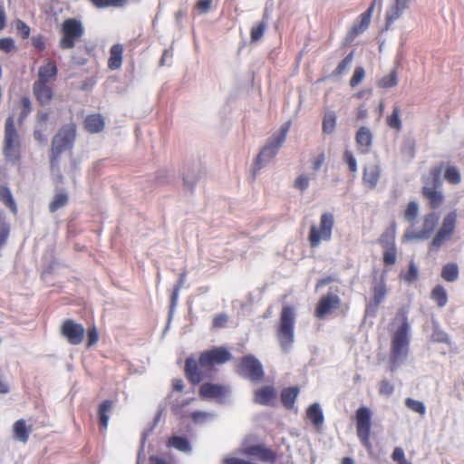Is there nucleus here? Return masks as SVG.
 Wrapping results in <instances>:
<instances>
[{"label": "nucleus", "mask_w": 464, "mask_h": 464, "mask_svg": "<svg viewBox=\"0 0 464 464\" xmlns=\"http://www.w3.org/2000/svg\"><path fill=\"white\" fill-rule=\"evenodd\" d=\"M387 295V285L384 279L377 282L372 287V302L370 306L375 309L383 303Z\"/></svg>", "instance_id": "obj_27"}, {"label": "nucleus", "mask_w": 464, "mask_h": 464, "mask_svg": "<svg viewBox=\"0 0 464 464\" xmlns=\"http://www.w3.org/2000/svg\"><path fill=\"white\" fill-rule=\"evenodd\" d=\"M355 430L362 445L370 453L372 452L371 441L372 427V411L366 406H361L354 414Z\"/></svg>", "instance_id": "obj_8"}, {"label": "nucleus", "mask_w": 464, "mask_h": 464, "mask_svg": "<svg viewBox=\"0 0 464 464\" xmlns=\"http://www.w3.org/2000/svg\"><path fill=\"white\" fill-rule=\"evenodd\" d=\"M266 26L267 24L265 21H261L256 25L253 26L252 29H250V39H252L253 42L260 40L266 32Z\"/></svg>", "instance_id": "obj_44"}, {"label": "nucleus", "mask_w": 464, "mask_h": 464, "mask_svg": "<svg viewBox=\"0 0 464 464\" xmlns=\"http://www.w3.org/2000/svg\"><path fill=\"white\" fill-rule=\"evenodd\" d=\"M10 235V225L6 222L0 224V248L6 245Z\"/></svg>", "instance_id": "obj_48"}, {"label": "nucleus", "mask_w": 464, "mask_h": 464, "mask_svg": "<svg viewBox=\"0 0 464 464\" xmlns=\"http://www.w3.org/2000/svg\"><path fill=\"white\" fill-rule=\"evenodd\" d=\"M337 125V115L334 111H327L323 119V132L330 135L334 132Z\"/></svg>", "instance_id": "obj_33"}, {"label": "nucleus", "mask_w": 464, "mask_h": 464, "mask_svg": "<svg viewBox=\"0 0 464 464\" xmlns=\"http://www.w3.org/2000/svg\"><path fill=\"white\" fill-rule=\"evenodd\" d=\"M418 267L415 266V265L412 262H411L407 273L405 275H402L401 278L408 283H411L415 281L418 278Z\"/></svg>", "instance_id": "obj_49"}, {"label": "nucleus", "mask_w": 464, "mask_h": 464, "mask_svg": "<svg viewBox=\"0 0 464 464\" xmlns=\"http://www.w3.org/2000/svg\"><path fill=\"white\" fill-rule=\"evenodd\" d=\"M295 322V314L294 308L290 305L283 306L277 326V339L281 349L285 353L289 352L291 345L294 343Z\"/></svg>", "instance_id": "obj_5"}, {"label": "nucleus", "mask_w": 464, "mask_h": 464, "mask_svg": "<svg viewBox=\"0 0 464 464\" xmlns=\"http://www.w3.org/2000/svg\"><path fill=\"white\" fill-rule=\"evenodd\" d=\"M343 160L344 162L347 163L348 168L351 172H355L358 170V165L356 164V160L353 155L351 150H344L343 152Z\"/></svg>", "instance_id": "obj_50"}, {"label": "nucleus", "mask_w": 464, "mask_h": 464, "mask_svg": "<svg viewBox=\"0 0 464 464\" xmlns=\"http://www.w3.org/2000/svg\"><path fill=\"white\" fill-rule=\"evenodd\" d=\"M396 228V223H392L378 238L379 245L384 249L383 263L385 266H394L397 261Z\"/></svg>", "instance_id": "obj_11"}, {"label": "nucleus", "mask_w": 464, "mask_h": 464, "mask_svg": "<svg viewBox=\"0 0 464 464\" xmlns=\"http://www.w3.org/2000/svg\"><path fill=\"white\" fill-rule=\"evenodd\" d=\"M405 404L408 408H410L412 411L418 412L420 415H424L426 411V407L423 402L420 401H417L411 398H407L405 401Z\"/></svg>", "instance_id": "obj_45"}, {"label": "nucleus", "mask_w": 464, "mask_h": 464, "mask_svg": "<svg viewBox=\"0 0 464 464\" xmlns=\"http://www.w3.org/2000/svg\"><path fill=\"white\" fill-rule=\"evenodd\" d=\"M33 93L37 102L42 105L49 104L53 98V88L49 82H34Z\"/></svg>", "instance_id": "obj_20"}, {"label": "nucleus", "mask_w": 464, "mask_h": 464, "mask_svg": "<svg viewBox=\"0 0 464 464\" xmlns=\"http://www.w3.org/2000/svg\"><path fill=\"white\" fill-rule=\"evenodd\" d=\"M283 143L274 140L272 137L268 140L266 146H264L256 159V168L260 169L263 163L272 160L278 153L279 149Z\"/></svg>", "instance_id": "obj_17"}, {"label": "nucleus", "mask_w": 464, "mask_h": 464, "mask_svg": "<svg viewBox=\"0 0 464 464\" xmlns=\"http://www.w3.org/2000/svg\"><path fill=\"white\" fill-rule=\"evenodd\" d=\"M212 6V0H198L196 8L199 14H207L210 11Z\"/></svg>", "instance_id": "obj_59"}, {"label": "nucleus", "mask_w": 464, "mask_h": 464, "mask_svg": "<svg viewBox=\"0 0 464 464\" xmlns=\"http://www.w3.org/2000/svg\"><path fill=\"white\" fill-rule=\"evenodd\" d=\"M232 358L231 352L224 346H216L201 352L198 361L190 357L186 360V376L191 384L197 385L213 370V367L228 362Z\"/></svg>", "instance_id": "obj_1"}, {"label": "nucleus", "mask_w": 464, "mask_h": 464, "mask_svg": "<svg viewBox=\"0 0 464 464\" xmlns=\"http://www.w3.org/2000/svg\"><path fill=\"white\" fill-rule=\"evenodd\" d=\"M299 392L300 390L297 387L285 388L281 392V401L283 406L286 409H292Z\"/></svg>", "instance_id": "obj_29"}, {"label": "nucleus", "mask_w": 464, "mask_h": 464, "mask_svg": "<svg viewBox=\"0 0 464 464\" xmlns=\"http://www.w3.org/2000/svg\"><path fill=\"white\" fill-rule=\"evenodd\" d=\"M306 416L315 427H320L324 424V413L322 412L321 408L317 403H314L308 406L306 410Z\"/></svg>", "instance_id": "obj_30"}, {"label": "nucleus", "mask_w": 464, "mask_h": 464, "mask_svg": "<svg viewBox=\"0 0 464 464\" xmlns=\"http://www.w3.org/2000/svg\"><path fill=\"white\" fill-rule=\"evenodd\" d=\"M99 339V334L95 327L90 328L87 331V347H92L96 344Z\"/></svg>", "instance_id": "obj_57"}, {"label": "nucleus", "mask_w": 464, "mask_h": 464, "mask_svg": "<svg viewBox=\"0 0 464 464\" xmlns=\"http://www.w3.org/2000/svg\"><path fill=\"white\" fill-rule=\"evenodd\" d=\"M410 0H395L386 12L385 27L389 29L391 25L398 20L402 13L409 8Z\"/></svg>", "instance_id": "obj_21"}, {"label": "nucleus", "mask_w": 464, "mask_h": 464, "mask_svg": "<svg viewBox=\"0 0 464 464\" xmlns=\"http://www.w3.org/2000/svg\"><path fill=\"white\" fill-rule=\"evenodd\" d=\"M32 42H33V45L35 48V50H37L39 52L45 50V48H46L45 39L43 35H38L36 37H34Z\"/></svg>", "instance_id": "obj_64"}, {"label": "nucleus", "mask_w": 464, "mask_h": 464, "mask_svg": "<svg viewBox=\"0 0 464 464\" xmlns=\"http://www.w3.org/2000/svg\"><path fill=\"white\" fill-rule=\"evenodd\" d=\"M21 139L14 127V117L10 115L5 121V130H4L3 154L5 158L16 162L21 159Z\"/></svg>", "instance_id": "obj_7"}, {"label": "nucleus", "mask_w": 464, "mask_h": 464, "mask_svg": "<svg viewBox=\"0 0 464 464\" xmlns=\"http://www.w3.org/2000/svg\"><path fill=\"white\" fill-rule=\"evenodd\" d=\"M58 74V67L55 60L46 59L44 63L38 68L37 80L34 82H50L55 81Z\"/></svg>", "instance_id": "obj_18"}, {"label": "nucleus", "mask_w": 464, "mask_h": 464, "mask_svg": "<svg viewBox=\"0 0 464 464\" xmlns=\"http://www.w3.org/2000/svg\"><path fill=\"white\" fill-rule=\"evenodd\" d=\"M209 417H210L209 413L205 412V411H199L191 412V414H190L191 420H194L195 422L206 421L208 420V418H209Z\"/></svg>", "instance_id": "obj_63"}, {"label": "nucleus", "mask_w": 464, "mask_h": 464, "mask_svg": "<svg viewBox=\"0 0 464 464\" xmlns=\"http://www.w3.org/2000/svg\"><path fill=\"white\" fill-rule=\"evenodd\" d=\"M439 222V215L436 212L426 213L422 218V227L420 231H407L404 235L405 240L420 239L426 240L434 233Z\"/></svg>", "instance_id": "obj_13"}, {"label": "nucleus", "mask_w": 464, "mask_h": 464, "mask_svg": "<svg viewBox=\"0 0 464 464\" xmlns=\"http://www.w3.org/2000/svg\"><path fill=\"white\" fill-rule=\"evenodd\" d=\"M32 430V426H27L25 420L23 418L16 420L12 426L14 440L23 443H26L30 440Z\"/></svg>", "instance_id": "obj_24"}, {"label": "nucleus", "mask_w": 464, "mask_h": 464, "mask_svg": "<svg viewBox=\"0 0 464 464\" xmlns=\"http://www.w3.org/2000/svg\"><path fill=\"white\" fill-rule=\"evenodd\" d=\"M227 393V388L222 384L203 383L199 387V396L202 399H215L222 401Z\"/></svg>", "instance_id": "obj_19"}, {"label": "nucleus", "mask_w": 464, "mask_h": 464, "mask_svg": "<svg viewBox=\"0 0 464 464\" xmlns=\"http://www.w3.org/2000/svg\"><path fill=\"white\" fill-rule=\"evenodd\" d=\"M373 135L371 130L366 126L359 128L355 133V142H357L358 150L362 154H367L372 146Z\"/></svg>", "instance_id": "obj_22"}, {"label": "nucleus", "mask_w": 464, "mask_h": 464, "mask_svg": "<svg viewBox=\"0 0 464 464\" xmlns=\"http://www.w3.org/2000/svg\"><path fill=\"white\" fill-rule=\"evenodd\" d=\"M229 318L225 314H216L212 320V327L214 329H219L225 327Z\"/></svg>", "instance_id": "obj_54"}, {"label": "nucleus", "mask_w": 464, "mask_h": 464, "mask_svg": "<svg viewBox=\"0 0 464 464\" xmlns=\"http://www.w3.org/2000/svg\"><path fill=\"white\" fill-rule=\"evenodd\" d=\"M353 51H351L350 53H348L344 58L341 60V62L338 63L337 67L334 72H332V75L339 76L343 74L345 71H347L349 65L353 60Z\"/></svg>", "instance_id": "obj_43"}, {"label": "nucleus", "mask_w": 464, "mask_h": 464, "mask_svg": "<svg viewBox=\"0 0 464 464\" xmlns=\"http://www.w3.org/2000/svg\"><path fill=\"white\" fill-rule=\"evenodd\" d=\"M276 398V392L272 386H263L255 392L254 401L260 405H270Z\"/></svg>", "instance_id": "obj_26"}, {"label": "nucleus", "mask_w": 464, "mask_h": 464, "mask_svg": "<svg viewBox=\"0 0 464 464\" xmlns=\"http://www.w3.org/2000/svg\"><path fill=\"white\" fill-rule=\"evenodd\" d=\"M441 171L442 166H434L430 169L429 176L422 177L421 195L431 209L441 208L445 201L443 192L439 190L442 185Z\"/></svg>", "instance_id": "obj_2"}, {"label": "nucleus", "mask_w": 464, "mask_h": 464, "mask_svg": "<svg viewBox=\"0 0 464 464\" xmlns=\"http://www.w3.org/2000/svg\"><path fill=\"white\" fill-rule=\"evenodd\" d=\"M111 411V401L110 400H105L100 406H98V420H100V425L102 429H107L109 412Z\"/></svg>", "instance_id": "obj_34"}, {"label": "nucleus", "mask_w": 464, "mask_h": 464, "mask_svg": "<svg viewBox=\"0 0 464 464\" xmlns=\"http://www.w3.org/2000/svg\"><path fill=\"white\" fill-rule=\"evenodd\" d=\"M392 459L396 461L398 464H411L406 459L405 452L401 448H395L393 453H392Z\"/></svg>", "instance_id": "obj_52"}, {"label": "nucleus", "mask_w": 464, "mask_h": 464, "mask_svg": "<svg viewBox=\"0 0 464 464\" xmlns=\"http://www.w3.org/2000/svg\"><path fill=\"white\" fill-rule=\"evenodd\" d=\"M379 169L376 166H371L363 169L362 180L368 188H374L379 180Z\"/></svg>", "instance_id": "obj_31"}, {"label": "nucleus", "mask_w": 464, "mask_h": 464, "mask_svg": "<svg viewBox=\"0 0 464 464\" xmlns=\"http://www.w3.org/2000/svg\"><path fill=\"white\" fill-rule=\"evenodd\" d=\"M0 201L14 214L17 213L16 204L8 187L0 184Z\"/></svg>", "instance_id": "obj_32"}, {"label": "nucleus", "mask_w": 464, "mask_h": 464, "mask_svg": "<svg viewBox=\"0 0 464 464\" xmlns=\"http://www.w3.org/2000/svg\"><path fill=\"white\" fill-rule=\"evenodd\" d=\"M340 305V297L336 294L327 293L318 300L314 310V316L318 320H324L329 314L338 310Z\"/></svg>", "instance_id": "obj_14"}, {"label": "nucleus", "mask_w": 464, "mask_h": 464, "mask_svg": "<svg viewBox=\"0 0 464 464\" xmlns=\"http://www.w3.org/2000/svg\"><path fill=\"white\" fill-rule=\"evenodd\" d=\"M309 179L304 175H301L295 179L294 188L297 190L304 191L308 188Z\"/></svg>", "instance_id": "obj_55"}, {"label": "nucleus", "mask_w": 464, "mask_h": 464, "mask_svg": "<svg viewBox=\"0 0 464 464\" xmlns=\"http://www.w3.org/2000/svg\"><path fill=\"white\" fill-rule=\"evenodd\" d=\"M431 339L438 343H450V339L445 332L435 331L432 333Z\"/></svg>", "instance_id": "obj_58"}, {"label": "nucleus", "mask_w": 464, "mask_h": 464, "mask_svg": "<svg viewBox=\"0 0 464 464\" xmlns=\"http://www.w3.org/2000/svg\"><path fill=\"white\" fill-rule=\"evenodd\" d=\"M15 28L16 31L21 34L22 38L27 39L30 37L31 27L23 20L18 19L15 21Z\"/></svg>", "instance_id": "obj_47"}, {"label": "nucleus", "mask_w": 464, "mask_h": 464, "mask_svg": "<svg viewBox=\"0 0 464 464\" xmlns=\"http://www.w3.org/2000/svg\"><path fill=\"white\" fill-rule=\"evenodd\" d=\"M457 218L458 214L456 210L446 214L440 228L438 229L430 244V251L440 249L446 242L452 238L456 230Z\"/></svg>", "instance_id": "obj_10"}, {"label": "nucleus", "mask_w": 464, "mask_h": 464, "mask_svg": "<svg viewBox=\"0 0 464 464\" xmlns=\"http://www.w3.org/2000/svg\"><path fill=\"white\" fill-rule=\"evenodd\" d=\"M459 277V266L456 263H448L442 266L441 278L446 282H454Z\"/></svg>", "instance_id": "obj_35"}, {"label": "nucleus", "mask_w": 464, "mask_h": 464, "mask_svg": "<svg viewBox=\"0 0 464 464\" xmlns=\"http://www.w3.org/2000/svg\"><path fill=\"white\" fill-rule=\"evenodd\" d=\"M77 137V126L73 123L63 125L51 142L50 169H54L63 151L71 150Z\"/></svg>", "instance_id": "obj_3"}, {"label": "nucleus", "mask_w": 464, "mask_h": 464, "mask_svg": "<svg viewBox=\"0 0 464 464\" xmlns=\"http://www.w3.org/2000/svg\"><path fill=\"white\" fill-rule=\"evenodd\" d=\"M186 278V273H183L181 276H179L178 284L175 285L172 295H171V306L174 307L177 304L178 296L179 289L183 287L184 282Z\"/></svg>", "instance_id": "obj_51"}, {"label": "nucleus", "mask_w": 464, "mask_h": 464, "mask_svg": "<svg viewBox=\"0 0 464 464\" xmlns=\"http://www.w3.org/2000/svg\"><path fill=\"white\" fill-rule=\"evenodd\" d=\"M419 211L420 208L418 202L410 201L404 212L405 220L413 225L415 223L416 218L419 216Z\"/></svg>", "instance_id": "obj_42"}, {"label": "nucleus", "mask_w": 464, "mask_h": 464, "mask_svg": "<svg viewBox=\"0 0 464 464\" xmlns=\"http://www.w3.org/2000/svg\"><path fill=\"white\" fill-rule=\"evenodd\" d=\"M84 129L90 133H100L103 130L105 122L101 114H89L84 119Z\"/></svg>", "instance_id": "obj_25"}, {"label": "nucleus", "mask_w": 464, "mask_h": 464, "mask_svg": "<svg viewBox=\"0 0 464 464\" xmlns=\"http://www.w3.org/2000/svg\"><path fill=\"white\" fill-rule=\"evenodd\" d=\"M248 455L256 456L260 461L275 463L277 460V454L275 450L265 448L261 445L250 446L246 449Z\"/></svg>", "instance_id": "obj_23"}, {"label": "nucleus", "mask_w": 464, "mask_h": 464, "mask_svg": "<svg viewBox=\"0 0 464 464\" xmlns=\"http://www.w3.org/2000/svg\"><path fill=\"white\" fill-rule=\"evenodd\" d=\"M409 323L407 318H404L401 326L394 333L391 342L390 352V371L395 372L398 366L404 361L409 353Z\"/></svg>", "instance_id": "obj_4"}, {"label": "nucleus", "mask_w": 464, "mask_h": 464, "mask_svg": "<svg viewBox=\"0 0 464 464\" xmlns=\"http://www.w3.org/2000/svg\"><path fill=\"white\" fill-rule=\"evenodd\" d=\"M325 160L324 152H320L317 156L314 157L312 160V169L314 170H319L320 168L324 165Z\"/></svg>", "instance_id": "obj_61"}, {"label": "nucleus", "mask_w": 464, "mask_h": 464, "mask_svg": "<svg viewBox=\"0 0 464 464\" xmlns=\"http://www.w3.org/2000/svg\"><path fill=\"white\" fill-rule=\"evenodd\" d=\"M397 83H398V75H397V72L395 70L392 71L390 73H388L387 75H384L382 79H379L377 81V86L379 88H382V89H389V88L394 87L397 85Z\"/></svg>", "instance_id": "obj_40"}, {"label": "nucleus", "mask_w": 464, "mask_h": 464, "mask_svg": "<svg viewBox=\"0 0 464 464\" xmlns=\"http://www.w3.org/2000/svg\"><path fill=\"white\" fill-rule=\"evenodd\" d=\"M0 50L6 53L14 50V40L11 38H0Z\"/></svg>", "instance_id": "obj_60"}, {"label": "nucleus", "mask_w": 464, "mask_h": 464, "mask_svg": "<svg viewBox=\"0 0 464 464\" xmlns=\"http://www.w3.org/2000/svg\"><path fill=\"white\" fill-rule=\"evenodd\" d=\"M60 333L62 336L66 338L67 342L72 345L80 344L85 335V330L82 324L72 320L63 321Z\"/></svg>", "instance_id": "obj_15"}, {"label": "nucleus", "mask_w": 464, "mask_h": 464, "mask_svg": "<svg viewBox=\"0 0 464 464\" xmlns=\"http://www.w3.org/2000/svg\"><path fill=\"white\" fill-rule=\"evenodd\" d=\"M68 195L65 192H58L53 197V201L49 202L48 209L50 213H55L59 208L64 207L68 203Z\"/></svg>", "instance_id": "obj_37"}, {"label": "nucleus", "mask_w": 464, "mask_h": 464, "mask_svg": "<svg viewBox=\"0 0 464 464\" xmlns=\"http://www.w3.org/2000/svg\"><path fill=\"white\" fill-rule=\"evenodd\" d=\"M431 299L439 307H444L448 302L446 289L441 285H437L431 290Z\"/></svg>", "instance_id": "obj_36"}, {"label": "nucleus", "mask_w": 464, "mask_h": 464, "mask_svg": "<svg viewBox=\"0 0 464 464\" xmlns=\"http://www.w3.org/2000/svg\"><path fill=\"white\" fill-rule=\"evenodd\" d=\"M394 392V386L388 381L382 380L379 383V393L382 396H390Z\"/></svg>", "instance_id": "obj_53"}, {"label": "nucleus", "mask_w": 464, "mask_h": 464, "mask_svg": "<svg viewBox=\"0 0 464 464\" xmlns=\"http://www.w3.org/2000/svg\"><path fill=\"white\" fill-rule=\"evenodd\" d=\"M21 104H22L21 117L24 118L30 114V112L32 111V103H31V101L29 98L23 97L21 100Z\"/></svg>", "instance_id": "obj_62"}, {"label": "nucleus", "mask_w": 464, "mask_h": 464, "mask_svg": "<svg viewBox=\"0 0 464 464\" xmlns=\"http://www.w3.org/2000/svg\"><path fill=\"white\" fill-rule=\"evenodd\" d=\"M444 179L451 185H458L461 180L459 169L455 166H448L444 171Z\"/></svg>", "instance_id": "obj_41"}, {"label": "nucleus", "mask_w": 464, "mask_h": 464, "mask_svg": "<svg viewBox=\"0 0 464 464\" xmlns=\"http://www.w3.org/2000/svg\"><path fill=\"white\" fill-rule=\"evenodd\" d=\"M334 227V215L331 212H324L320 216L319 226L314 225L310 227L308 234V243L310 246L316 247L321 241H329L332 237V230Z\"/></svg>", "instance_id": "obj_9"}, {"label": "nucleus", "mask_w": 464, "mask_h": 464, "mask_svg": "<svg viewBox=\"0 0 464 464\" xmlns=\"http://www.w3.org/2000/svg\"><path fill=\"white\" fill-rule=\"evenodd\" d=\"M167 445L184 452L190 450L189 441L184 437L173 436L168 440Z\"/></svg>", "instance_id": "obj_38"}, {"label": "nucleus", "mask_w": 464, "mask_h": 464, "mask_svg": "<svg viewBox=\"0 0 464 464\" xmlns=\"http://www.w3.org/2000/svg\"><path fill=\"white\" fill-rule=\"evenodd\" d=\"M61 38L59 48L61 50H72L84 34V27L80 19L69 17L63 21L60 27Z\"/></svg>", "instance_id": "obj_6"}, {"label": "nucleus", "mask_w": 464, "mask_h": 464, "mask_svg": "<svg viewBox=\"0 0 464 464\" xmlns=\"http://www.w3.org/2000/svg\"><path fill=\"white\" fill-rule=\"evenodd\" d=\"M376 0H373L368 8L354 20L353 26L348 33V39L353 41L362 34L371 24Z\"/></svg>", "instance_id": "obj_16"}, {"label": "nucleus", "mask_w": 464, "mask_h": 464, "mask_svg": "<svg viewBox=\"0 0 464 464\" xmlns=\"http://www.w3.org/2000/svg\"><path fill=\"white\" fill-rule=\"evenodd\" d=\"M124 48L120 44H115L111 48V57L108 59V68L115 71L121 68L122 61V53Z\"/></svg>", "instance_id": "obj_28"}, {"label": "nucleus", "mask_w": 464, "mask_h": 464, "mask_svg": "<svg viewBox=\"0 0 464 464\" xmlns=\"http://www.w3.org/2000/svg\"><path fill=\"white\" fill-rule=\"evenodd\" d=\"M237 372L253 382H260L264 376L262 364L253 354L246 355L239 360Z\"/></svg>", "instance_id": "obj_12"}, {"label": "nucleus", "mask_w": 464, "mask_h": 464, "mask_svg": "<svg viewBox=\"0 0 464 464\" xmlns=\"http://www.w3.org/2000/svg\"><path fill=\"white\" fill-rule=\"evenodd\" d=\"M364 76H365L364 69L361 66L355 67V69L353 72V75L351 77V80H350V86L352 88H354L357 85H359L362 82Z\"/></svg>", "instance_id": "obj_46"}, {"label": "nucleus", "mask_w": 464, "mask_h": 464, "mask_svg": "<svg viewBox=\"0 0 464 464\" xmlns=\"http://www.w3.org/2000/svg\"><path fill=\"white\" fill-rule=\"evenodd\" d=\"M401 110L399 105H395L393 108V111L389 114L386 118V124L391 129H394L397 131L401 130V121L400 119Z\"/></svg>", "instance_id": "obj_39"}, {"label": "nucleus", "mask_w": 464, "mask_h": 464, "mask_svg": "<svg viewBox=\"0 0 464 464\" xmlns=\"http://www.w3.org/2000/svg\"><path fill=\"white\" fill-rule=\"evenodd\" d=\"M290 122H286L281 126L280 130L277 134L271 136L274 140L284 143L285 137H287V132L289 131Z\"/></svg>", "instance_id": "obj_56"}]
</instances>
